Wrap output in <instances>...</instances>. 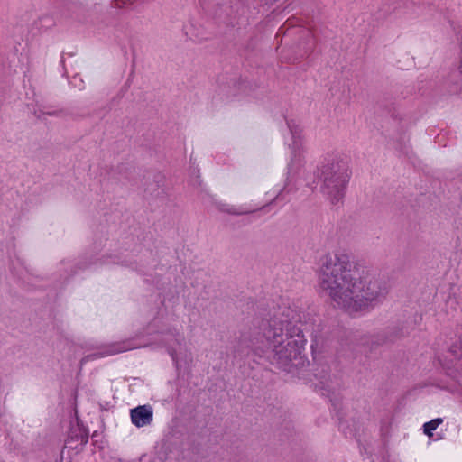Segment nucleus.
Masks as SVG:
<instances>
[{
  "label": "nucleus",
  "mask_w": 462,
  "mask_h": 462,
  "mask_svg": "<svg viewBox=\"0 0 462 462\" xmlns=\"http://www.w3.org/2000/svg\"><path fill=\"white\" fill-rule=\"evenodd\" d=\"M127 348L120 347L117 344L112 346V349L106 352V355H115L126 351Z\"/></svg>",
  "instance_id": "20e7f679"
},
{
  "label": "nucleus",
  "mask_w": 462,
  "mask_h": 462,
  "mask_svg": "<svg viewBox=\"0 0 462 462\" xmlns=\"http://www.w3.org/2000/svg\"><path fill=\"white\" fill-rule=\"evenodd\" d=\"M319 280L321 290L332 302L349 313L365 310L385 293L380 279L346 254L328 255Z\"/></svg>",
  "instance_id": "f257e3e1"
},
{
  "label": "nucleus",
  "mask_w": 462,
  "mask_h": 462,
  "mask_svg": "<svg viewBox=\"0 0 462 462\" xmlns=\"http://www.w3.org/2000/svg\"><path fill=\"white\" fill-rule=\"evenodd\" d=\"M337 180H338V178H337V179L335 180V181H334L331 178H327V177H326V178H325V180H324V181H325L326 185H327L328 188H330V187H334V186H335L336 188H337V187L341 186V185H342V183H341V182H340V183H338V181H337Z\"/></svg>",
  "instance_id": "39448f33"
},
{
  "label": "nucleus",
  "mask_w": 462,
  "mask_h": 462,
  "mask_svg": "<svg viewBox=\"0 0 462 462\" xmlns=\"http://www.w3.org/2000/svg\"><path fill=\"white\" fill-rule=\"evenodd\" d=\"M153 413L150 406L142 405L131 410V420L136 427L149 425L152 421Z\"/></svg>",
  "instance_id": "f03ea898"
},
{
  "label": "nucleus",
  "mask_w": 462,
  "mask_h": 462,
  "mask_svg": "<svg viewBox=\"0 0 462 462\" xmlns=\"http://www.w3.org/2000/svg\"><path fill=\"white\" fill-rule=\"evenodd\" d=\"M441 423L442 419H434L429 422H426L423 425L424 433L429 437H432V431L435 430L438 428V426Z\"/></svg>",
  "instance_id": "7ed1b4c3"
}]
</instances>
